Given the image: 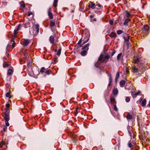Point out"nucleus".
Wrapping results in <instances>:
<instances>
[{
	"label": "nucleus",
	"instance_id": "34",
	"mask_svg": "<svg viewBox=\"0 0 150 150\" xmlns=\"http://www.w3.org/2000/svg\"><path fill=\"white\" fill-rule=\"evenodd\" d=\"M109 82H112V77L111 75L110 74L109 75Z\"/></svg>",
	"mask_w": 150,
	"mask_h": 150
},
{
	"label": "nucleus",
	"instance_id": "57",
	"mask_svg": "<svg viewBox=\"0 0 150 150\" xmlns=\"http://www.w3.org/2000/svg\"><path fill=\"white\" fill-rule=\"evenodd\" d=\"M148 106L149 107H150V102H149V104L148 105Z\"/></svg>",
	"mask_w": 150,
	"mask_h": 150
},
{
	"label": "nucleus",
	"instance_id": "53",
	"mask_svg": "<svg viewBox=\"0 0 150 150\" xmlns=\"http://www.w3.org/2000/svg\"><path fill=\"white\" fill-rule=\"evenodd\" d=\"M21 6L23 7V8H24L25 7V5L24 4H22V5H21Z\"/></svg>",
	"mask_w": 150,
	"mask_h": 150
},
{
	"label": "nucleus",
	"instance_id": "31",
	"mask_svg": "<svg viewBox=\"0 0 150 150\" xmlns=\"http://www.w3.org/2000/svg\"><path fill=\"white\" fill-rule=\"evenodd\" d=\"M117 33L118 35H120L122 34L123 33V31L122 30H119L117 31Z\"/></svg>",
	"mask_w": 150,
	"mask_h": 150
},
{
	"label": "nucleus",
	"instance_id": "52",
	"mask_svg": "<svg viewBox=\"0 0 150 150\" xmlns=\"http://www.w3.org/2000/svg\"><path fill=\"white\" fill-rule=\"evenodd\" d=\"M111 82H109V83L108 84V86H110L111 85Z\"/></svg>",
	"mask_w": 150,
	"mask_h": 150
},
{
	"label": "nucleus",
	"instance_id": "25",
	"mask_svg": "<svg viewBox=\"0 0 150 150\" xmlns=\"http://www.w3.org/2000/svg\"><path fill=\"white\" fill-rule=\"evenodd\" d=\"M58 0H54L53 5L55 7H56L57 6Z\"/></svg>",
	"mask_w": 150,
	"mask_h": 150
},
{
	"label": "nucleus",
	"instance_id": "26",
	"mask_svg": "<svg viewBox=\"0 0 150 150\" xmlns=\"http://www.w3.org/2000/svg\"><path fill=\"white\" fill-rule=\"evenodd\" d=\"M13 71L12 69H9L8 72V74L9 75H11L13 72Z\"/></svg>",
	"mask_w": 150,
	"mask_h": 150
},
{
	"label": "nucleus",
	"instance_id": "48",
	"mask_svg": "<svg viewBox=\"0 0 150 150\" xmlns=\"http://www.w3.org/2000/svg\"><path fill=\"white\" fill-rule=\"evenodd\" d=\"M115 51H113L112 52V56H113L114 55V54H115Z\"/></svg>",
	"mask_w": 150,
	"mask_h": 150
},
{
	"label": "nucleus",
	"instance_id": "50",
	"mask_svg": "<svg viewBox=\"0 0 150 150\" xmlns=\"http://www.w3.org/2000/svg\"><path fill=\"white\" fill-rule=\"evenodd\" d=\"M58 51L61 52V48L60 47L58 49Z\"/></svg>",
	"mask_w": 150,
	"mask_h": 150
},
{
	"label": "nucleus",
	"instance_id": "39",
	"mask_svg": "<svg viewBox=\"0 0 150 150\" xmlns=\"http://www.w3.org/2000/svg\"><path fill=\"white\" fill-rule=\"evenodd\" d=\"M61 52L58 51L57 52V55L59 56L60 55Z\"/></svg>",
	"mask_w": 150,
	"mask_h": 150
},
{
	"label": "nucleus",
	"instance_id": "54",
	"mask_svg": "<svg viewBox=\"0 0 150 150\" xmlns=\"http://www.w3.org/2000/svg\"><path fill=\"white\" fill-rule=\"evenodd\" d=\"M118 79H116V78H115V81L117 82V81Z\"/></svg>",
	"mask_w": 150,
	"mask_h": 150
},
{
	"label": "nucleus",
	"instance_id": "37",
	"mask_svg": "<svg viewBox=\"0 0 150 150\" xmlns=\"http://www.w3.org/2000/svg\"><path fill=\"white\" fill-rule=\"evenodd\" d=\"M8 121H5V124L6 126L8 127L9 126V124L8 122Z\"/></svg>",
	"mask_w": 150,
	"mask_h": 150
},
{
	"label": "nucleus",
	"instance_id": "14",
	"mask_svg": "<svg viewBox=\"0 0 150 150\" xmlns=\"http://www.w3.org/2000/svg\"><path fill=\"white\" fill-rule=\"evenodd\" d=\"M130 21V19L129 18L126 19L123 23V24L124 25L127 26L128 25V23Z\"/></svg>",
	"mask_w": 150,
	"mask_h": 150
},
{
	"label": "nucleus",
	"instance_id": "40",
	"mask_svg": "<svg viewBox=\"0 0 150 150\" xmlns=\"http://www.w3.org/2000/svg\"><path fill=\"white\" fill-rule=\"evenodd\" d=\"M82 42V39H81L78 42L79 45H80Z\"/></svg>",
	"mask_w": 150,
	"mask_h": 150
},
{
	"label": "nucleus",
	"instance_id": "41",
	"mask_svg": "<svg viewBox=\"0 0 150 150\" xmlns=\"http://www.w3.org/2000/svg\"><path fill=\"white\" fill-rule=\"evenodd\" d=\"M6 107L7 108H8L10 107V105L9 104V103H7V104H6Z\"/></svg>",
	"mask_w": 150,
	"mask_h": 150
},
{
	"label": "nucleus",
	"instance_id": "13",
	"mask_svg": "<svg viewBox=\"0 0 150 150\" xmlns=\"http://www.w3.org/2000/svg\"><path fill=\"white\" fill-rule=\"evenodd\" d=\"M88 6L92 9H94L95 8V5L93 2H91L89 3Z\"/></svg>",
	"mask_w": 150,
	"mask_h": 150
},
{
	"label": "nucleus",
	"instance_id": "2",
	"mask_svg": "<svg viewBox=\"0 0 150 150\" xmlns=\"http://www.w3.org/2000/svg\"><path fill=\"white\" fill-rule=\"evenodd\" d=\"M89 45V43H88L85 45L82 48V51L80 52V53L81 56H84L87 54V52L88 51L89 48L88 47Z\"/></svg>",
	"mask_w": 150,
	"mask_h": 150
},
{
	"label": "nucleus",
	"instance_id": "27",
	"mask_svg": "<svg viewBox=\"0 0 150 150\" xmlns=\"http://www.w3.org/2000/svg\"><path fill=\"white\" fill-rule=\"evenodd\" d=\"M130 99V97H126L125 98V101L126 102H129Z\"/></svg>",
	"mask_w": 150,
	"mask_h": 150
},
{
	"label": "nucleus",
	"instance_id": "55",
	"mask_svg": "<svg viewBox=\"0 0 150 150\" xmlns=\"http://www.w3.org/2000/svg\"><path fill=\"white\" fill-rule=\"evenodd\" d=\"M6 127H5L4 128L3 130H4V132H5L6 131Z\"/></svg>",
	"mask_w": 150,
	"mask_h": 150
},
{
	"label": "nucleus",
	"instance_id": "11",
	"mask_svg": "<svg viewBox=\"0 0 150 150\" xmlns=\"http://www.w3.org/2000/svg\"><path fill=\"white\" fill-rule=\"evenodd\" d=\"M21 26V24H19L16 29L14 31V35H16L18 33V31L20 30V27Z\"/></svg>",
	"mask_w": 150,
	"mask_h": 150
},
{
	"label": "nucleus",
	"instance_id": "4",
	"mask_svg": "<svg viewBox=\"0 0 150 150\" xmlns=\"http://www.w3.org/2000/svg\"><path fill=\"white\" fill-rule=\"evenodd\" d=\"M6 112L5 113L4 118L5 121H8L9 119V109L7 108L6 109Z\"/></svg>",
	"mask_w": 150,
	"mask_h": 150
},
{
	"label": "nucleus",
	"instance_id": "60",
	"mask_svg": "<svg viewBox=\"0 0 150 150\" xmlns=\"http://www.w3.org/2000/svg\"><path fill=\"white\" fill-rule=\"evenodd\" d=\"M4 59H5V60H6V58H4Z\"/></svg>",
	"mask_w": 150,
	"mask_h": 150
},
{
	"label": "nucleus",
	"instance_id": "16",
	"mask_svg": "<svg viewBox=\"0 0 150 150\" xmlns=\"http://www.w3.org/2000/svg\"><path fill=\"white\" fill-rule=\"evenodd\" d=\"M49 40L51 43L53 44L54 43V38L52 36H51L50 37Z\"/></svg>",
	"mask_w": 150,
	"mask_h": 150
},
{
	"label": "nucleus",
	"instance_id": "23",
	"mask_svg": "<svg viewBox=\"0 0 150 150\" xmlns=\"http://www.w3.org/2000/svg\"><path fill=\"white\" fill-rule=\"evenodd\" d=\"M146 99H144L142 101V106L143 107L146 104Z\"/></svg>",
	"mask_w": 150,
	"mask_h": 150
},
{
	"label": "nucleus",
	"instance_id": "21",
	"mask_svg": "<svg viewBox=\"0 0 150 150\" xmlns=\"http://www.w3.org/2000/svg\"><path fill=\"white\" fill-rule=\"evenodd\" d=\"M110 102L112 104H114L116 103V100L115 98H110Z\"/></svg>",
	"mask_w": 150,
	"mask_h": 150
},
{
	"label": "nucleus",
	"instance_id": "49",
	"mask_svg": "<svg viewBox=\"0 0 150 150\" xmlns=\"http://www.w3.org/2000/svg\"><path fill=\"white\" fill-rule=\"evenodd\" d=\"M128 132H129V135L130 136H131V132H130V131H128Z\"/></svg>",
	"mask_w": 150,
	"mask_h": 150
},
{
	"label": "nucleus",
	"instance_id": "51",
	"mask_svg": "<svg viewBox=\"0 0 150 150\" xmlns=\"http://www.w3.org/2000/svg\"><path fill=\"white\" fill-rule=\"evenodd\" d=\"M54 62L55 63H56L57 62V58H55L54 59Z\"/></svg>",
	"mask_w": 150,
	"mask_h": 150
},
{
	"label": "nucleus",
	"instance_id": "20",
	"mask_svg": "<svg viewBox=\"0 0 150 150\" xmlns=\"http://www.w3.org/2000/svg\"><path fill=\"white\" fill-rule=\"evenodd\" d=\"M55 22L53 20L51 21H50V26L51 28H52L53 26H55Z\"/></svg>",
	"mask_w": 150,
	"mask_h": 150
},
{
	"label": "nucleus",
	"instance_id": "61",
	"mask_svg": "<svg viewBox=\"0 0 150 150\" xmlns=\"http://www.w3.org/2000/svg\"><path fill=\"white\" fill-rule=\"evenodd\" d=\"M82 46V45H81L79 46V47H81Z\"/></svg>",
	"mask_w": 150,
	"mask_h": 150
},
{
	"label": "nucleus",
	"instance_id": "36",
	"mask_svg": "<svg viewBox=\"0 0 150 150\" xmlns=\"http://www.w3.org/2000/svg\"><path fill=\"white\" fill-rule=\"evenodd\" d=\"M109 23L111 25H112L113 23V21L112 20H110L109 21Z\"/></svg>",
	"mask_w": 150,
	"mask_h": 150
},
{
	"label": "nucleus",
	"instance_id": "6",
	"mask_svg": "<svg viewBox=\"0 0 150 150\" xmlns=\"http://www.w3.org/2000/svg\"><path fill=\"white\" fill-rule=\"evenodd\" d=\"M149 28L147 25H144L142 29V31L144 34H146L149 31Z\"/></svg>",
	"mask_w": 150,
	"mask_h": 150
},
{
	"label": "nucleus",
	"instance_id": "35",
	"mask_svg": "<svg viewBox=\"0 0 150 150\" xmlns=\"http://www.w3.org/2000/svg\"><path fill=\"white\" fill-rule=\"evenodd\" d=\"M114 109L115 111H118L116 105H114Z\"/></svg>",
	"mask_w": 150,
	"mask_h": 150
},
{
	"label": "nucleus",
	"instance_id": "5",
	"mask_svg": "<svg viewBox=\"0 0 150 150\" xmlns=\"http://www.w3.org/2000/svg\"><path fill=\"white\" fill-rule=\"evenodd\" d=\"M33 32L34 34L36 35L38 34L39 32V25L37 24L35 26H34L32 28Z\"/></svg>",
	"mask_w": 150,
	"mask_h": 150
},
{
	"label": "nucleus",
	"instance_id": "24",
	"mask_svg": "<svg viewBox=\"0 0 150 150\" xmlns=\"http://www.w3.org/2000/svg\"><path fill=\"white\" fill-rule=\"evenodd\" d=\"M140 59L138 58H134V62L136 64L138 63Z\"/></svg>",
	"mask_w": 150,
	"mask_h": 150
},
{
	"label": "nucleus",
	"instance_id": "28",
	"mask_svg": "<svg viewBox=\"0 0 150 150\" xmlns=\"http://www.w3.org/2000/svg\"><path fill=\"white\" fill-rule=\"evenodd\" d=\"M122 55V53H120L117 56V59L118 60H119L120 59V57Z\"/></svg>",
	"mask_w": 150,
	"mask_h": 150
},
{
	"label": "nucleus",
	"instance_id": "8",
	"mask_svg": "<svg viewBox=\"0 0 150 150\" xmlns=\"http://www.w3.org/2000/svg\"><path fill=\"white\" fill-rule=\"evenodd\" d=\"M30 42V40L28 39H24L23 41L22 44L24 46H26L28 45Z\"/></svg>",
	"mask_w": 150,
	"mask_h": 150
},
{
	"label": "nucleus",
	"instance_id": "10",
	"mask_svg": "<svg viewBox=\"0 0 150 150\" xmlns=\"http://www.w3.org/2000/svg\"><path fill=\"white\" fill-rule=\"evenodd\" d=\"M140 93L141 91H139L135 93L132 92L131 93L132 96L133 98H136L137 96Z\"/></svg>",
	"mask_w": 150,
	"mask_h": 150
},
{
	"label": "nucleus",
	"instance_id": "22",
	"mask_svg": "<svg viewBox=\"0 0 150 150\" xmlns=\"http://www.w3.org/2000/svg\"><path fill=\"white\" fill-rule=\"evenodd\" d=\"M109 36L110 37L112 38V37H116L117 36V35L116 34L113 32H112L109 35Z\"/></svg>",
	"mask_w": 150,
	"mask_h": 150
},
{
	"label": "nucleus",
	"instance_id": "18",
	"mask_svg": "<svg viewBox=\"0 0 150 150\" xmlns=\"http://www.w3.org/2000/svg\"><path fill=\"white\" fill-rule=\"evenodd\" d=\"M132 115L130 114L128 115L126 117V118L128 121L131 120L132 119Z\"/></svg>",
	"mask_w": 150,
	"mask_h": 150
},
{
	"label": "nucleus",
	"instance_id": "42",
	"mask_svg": "<svg viewBox=\"0 0 150 150\" xmlns=\"http://www.w3.org/2000/svg\"><path fill=\"white\" fill-rule=\"evenodd\" d=\"M143 100V98H142V97L141 98H140V99H139V101L141 102V101H142V100Z\"/></svg>",
	"mask_w": 150,
	"mask_h": 150
},
{
	"label": "nucleus",
	"instance_id": "59",
	"mask_svg": "<svg viewBox=\"0 0 150 150\" xmlns=\"http://www.w3.org/2000/svg\"><path fill=\"white\" fill-rule=\"evenodd\" d=\"M9 44H8V45H7V48H8V47H9Z\"/></svg>",
	"mask_w": 150,
	"mask_h": 150
},
{
	"label": "nucleus",
	"instance_id": "44",
	"mask_svg": "<svg viewBox=\"0 0 150 150\" xmlns=\"http://www.w3.org/2000/svg\"><path fill=\"white\" fill-rule=\"evenodd\" d=\"M8 64H4L3 65V67H8Z\"/></svg>",
	"mask_w": 150,
	"mask_h": 150
},
{
	"label": "nucleus",
	"instance_id": "9",
	"mask_svg": "<svg viewBox=\"0 0 150 150\" xmlns=\"http://www.w3.org/2000/svg\"><path fill=\"white\" fill-rule=\"evenodd\" d=\"M51 8H49L48 11V15L50 18L52 19L53 18V15L51 12Z\"/></svg>",
	"mask_w": 150,
	"mask_h": 150
},
{
	"label": "nucleus",
	"instance_id": "33",
	"mask_svg": "<svg viewBox=\"0 0 150 150\" xmlns=\"http://www.w3.org/2000/svg\"><path fill=\"white\" fill-rule=\"evenodd\" d=\"M127 14L126 16L127 18H128L130 16V14L127 11L125 12Z\"/></svg>",
	"mask_w": 150,
	"mask_h": 150
},
{
	"label": "nucleus",
	"instance_id": "3",
	"mask_svg": "<svg viewBox=\"0 0 150 150\" xmlns=\"http://www.w3.org/2000/svg\"><path fill=\"white\" fill-rule=\"evenodd\" d=\"M85 30L83 32V35H84V41L82 45L85 44L89 40L90 37V34L88 31L86 32Z\"/></svg>",
	"mask_w": 150,
	"mask_h": 150
},
{
	"label": "nucleus",
	"instance_id": "19",
	"mask_svg": "<svg viewBox=\"0 0 150 150\" xmlns=\"http://www.w3.org/2000/svg\"><path fill=\"white\" fill-rule=\"evenodd\" d=\"M113 94L114 95H117L118 93V91L117 88H114L113 90Z\"/></svg>",
	"mask_w": 150,
	"mask_h": 150
},
{
	"label": "nucleus",
	"instance_id": "38",
	"mask_svg": "<svg viewBox=\"0 0 150 150\" xmlns=\"http://www.w3.org/2000/svg\"><path fill=\"white\" fill-rule=\"evenodd\" d=\"M128 146L130 148H131L132 146V145L131 143H129L128 144Z\"/></svg>",
	"mask_w": 150,
	"mask_h": 150
},
{
	"label": "nucleus",
	"instance_id": "56",
	"mask_svg": "<svg viewBox=\"0 0 150 150\" xmlns=\"http://www.w3.org/2000/svg\"><path fill=\"white\" fill-rule=\"evenodd\" d=\"M90 17L91 18H92L93 17V15H91L90 16Z\"/></svg>",
	"mask_w": 150,
	"mask_h": 150
},
{
	"label": "nucleus",
	"instance_id": "7",
	"mask_svg": "<svg viewBox=\"0 0 150 150\" xmlns=\"http://www.w3.org/2000/svg\"><path fill=\"white\" fill-rule=\"evenodd\" d=\"M40 73H41L42 74H43V73H45L46 74H49V70L45 68V67H42L40 70Z\"/></svg>",
	"mask_w": 150,
	"mask_h": 150
},
{
	"label": "nucleus",
	"instance_id": "46",
	"mask_svg": "<svg viewBox=\"0 0 150 150\" xmlns=\"http://www.w3.org/2000/svg\"><path fill=\"white\" fill-rule=\"evenodd\" d=\"M97 5L99 7H101V5L99 4H97Z\"/></svg>",
	"mask_w": 150,
	"mask_h": 150
},
{
	"label": "nucleus",
	"instance_id": "58",
	"mask_svg": "<svg viewBox=\"0 0 150 150\" xmlns=\"http://www.w3.org/2000/svg\"><path fill=\"white\" fill-rule=\"evenodd\" d=\"M57 51V49H54V51L55 52H56Z\"/></svg>",
	"mask_w": 150,
	"mask_h": 150
},
{
	"label": "nucleus",
	"instance_id": "30",
	"mask_svg": "<svg viewBox=\"0 0 150 150\" xmlns=\"http://www.w3.org/2000/svg\"><path fill=\"white\" fill-rule=\"evenodd\" d=\"M15 36L16 35H14L12 37L11 40V42H13V44H15V42L14 41Z\"/></svg>",
	"mask_w": 150,
	"mask_h": 150
},
{
	"label": "nucleus",
	"instance_id": "15",
	"mask_svg": "<svg viewBox=\"0 0 150 150\" xmlns=\"http://www.w3.org/2000/svg\"><path fill=\"white\" fill-rule=\"evenodd\" d=\"M6 144H8V141H6L5 139V142L2 141V142L0 143V146L1 147H2L3 145H5Z\"/></svg>",
	"mask_w": 150,
	"mask_h": 150
},
{
	"label": "nucleus",
	"instance_id": "12",
	"mask_svg": "<svg viewBox=\"0 0 150 150\" xmlns=\"http://www.w3.org/2000/svg\"><path fill=\"white\" fill-rule=\"evenodd\" d=\"M139 69L133 66L132 68V72L133 73H137L138 72Z\"/></svg>",
	"mask_w": 150,
	"mask_h": 150
},
{
	"label": "nucleus",
	"instance_id": "43",
	"mask_svg": "<svg viewBox=\"0 0 150 150\" xmlns=\"http://www.w3.org/2000/svg\"><path fill=\"white\" fill-rule=\"evenodd\" d=\"M33 14V13L32 12H30V13H28V16H30L31 15H32Z\"/></svg>",
	"mask_w": 150,
	"mask_h": 150
},
{
	"label": "nucleus",
	"instance_id": "32",
	"mask_svg": "<svg viewBox=\"0 0 150 150\" xmlns=\"http://www.w3.org/2000/svg\"><path fill=\"white\" fill-rule=\"evenodd\" d=\"M119 76H120V73H119V71H118L117 74H116V77L115 78H116V79H118L119 77Z\"/></svg>",
	"mask_w": 150,
	"mask_h": 150
},
{
	"label": "nucleus",
	"instance_id": "17",
	"mask_svg": "<svg viewBox=\"0 0 150 150\" xmlns=\"http://www.w3.org/2000/svg\"><path fill=\"white\" fill-rule=\"evenodd\" d=\"M125 81L124 80H122L121 81L120 83V86L121 87H123L125 84Z\"/></svg>",
	"mask_w": 150,
	"mask_h": 150
},
{
	"label": "nucleus",
	"instance_id": "45",
	"mask_svg": "<svg viewBox=\"0 0 150 150\" xmlns=\"http://www.w3.org/2000/svg\"><path fill=\"white\" fill-rule=\"evenodd\" d=\"M16 44V43H15V44H13H13H12V47H13V48H14V47H15V45Z\"/></svg>",
	"mask_w": 150,
	"mask_h": 150
},
{
	"label": "nucleus",
	"instance_id": "47",
	"mask_svg": "<svg viewBox=\"0 0 150 150\" xmlns=\"http://www.w3.org/2000/svg\"><path fill=\"white\" fill-rule=\"evenodd\" d=\"M125 41L126 42H128L129 41V40L128 39H125Z\"/></svg>",
	"mask_w": 150,
	"mask_h": 150
},
{
	"label": "nucleus",
	"instance_id": "1",
	"mask_svg": "<svg viewBox=\"0 0 150 150\" xmlns=\"http://www.w3.org/2000/svg\"><path fill=\"white\" fill-rule=\"evenodd\" d=\"M110 58V56L108 55L104 56L103 54H100V56L98 61L96 64V66L98 67L100 64L101 62H107Z\"/></svg>",
	"mask_w": 150,
	"mask_h": 150
},
{
	"label": "nucleus",
	"instance_id": "29",
	"mask_svg": "<svg viewBox=\"0 0 150 150\" xmlns=\"http://www.w3.org/2000/svg\"><path fill=\"white\" fill-rule=\"evenodd\" d=\"M6 97L9 98H11V96L10 95V93L9 92L7 93L6 94Z\"/></svg>",
	"mask_w": 150,
	"mask_h": 150
}]
</instances>
